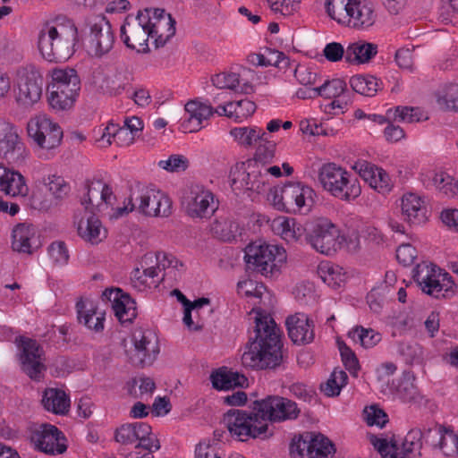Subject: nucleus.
<instances>
[{
  "label": "nucleus",
  "mask_w": 458,
  "mask_h": 458,
  "mask_svg": "<svg viewBox=\"0 0 458 458\" xmlns=\"http://www.w3.org/2000/svg\"><path fill=\"white\" fill-rule=\"evenodd\" d=\"M370 443L383 458H391L397 449V442H387L386 438H378L376 436L370 437Z\"/></svg>",
  "instance_id": "58"
},
{
  "label": "nucleus",
  "mask_w": 458,
  "mask_h": 458,
  "mask_svg": "<svg viewBox=\"0 0 458 458\" xmlns=\"http://www.w3.org/2000/svg\"><path fill=\"white\" fill-rule=\"evenodd\" d=\"M131 73L126 69H116L113 73L105 75L99 88L109 96L121 95L131 85Z\"/></svg>",
  "instance_id": "31"
},
{
  "label": "nucleus",
  "mask_w": 458,
  "mask_h": 458,
  "mask_svg": "<svg viewBox=\"0 0 458 458\" xmlns=\"http://www.w3.org/2000/svg\"><path fill=\"white\" fill-rule=\"evenodd\" d=\"M27 131L29 137L45 149L58 147L64 135L60 125L44 114L31 118L28 123Z\"/></svg>",
  "instance_id": "14"
},
{
  "label": "nucleus",
  "mask_w": 458,
  "mask_h": 458,
  "mask_svg": "<svg viewBox=\"0 0 458 458\" xmlns=\"http://www.w3.org/2000/svg\"><path fill=\"white\" fill-rule=\"evenodd\" d=\"M185 111L189 114L188 122L190 123L196 122V128L193 131H199L201 128L202 121L214 114V108L211 104L207 105L197 100L187 102Z\"/></svg>",
  "instance_id": "39"
},
{
  "label": "nucleus",
  "mask_w": 458,
  "mask_h": 458,
  "mask_svg": "<svg viewBox=\"0 0 458 458\" xmlns=\"http://www.w3.org/2000/svg\"><path fill=\"white\" fill-rule=\"evenodd\" d=\"M337 344L344 368L352 376L357 377L360 366L355 353L344 342L338 341Z\"/></svg>",
  "instance_id": "48"
},
{
  "label": "nucleus",
  "mask_w": 458,
  "mask_h": 458,
  "mask_svg": "<svg viewBox=\"0 0 458 458\" xmlns=\"http://www.w3.org/2000/svg\"><path fill=\"white\" fill-rule=\"evenodd\" d=\"M29 438L37 449L46 454H63L67 449L66 445L61 442L65 440L64 434L51 424L30 427Z\"/></svg>",
  "instance_id": "15"
},
{
  "label": "nucleus",
  "mask_w": 458,
  "mask_h": 458,
  "mask_svg": "<svg viewBox=\"0 0 458 458\" xmlns=\"http://www.w3.org/2000/svg\"><path fill=\"white\" fill-rule=\"evenodd\" d=\"M413 278L424 293L436 299H448L455 293L453 277L447 272L442 274L437 266L419 265Z\"/></svg>",
  "instance_id": "8"
},
{
  "label": "nucleus",
  "mask_w": 458,
  "mask_h": 458,
  "mask_svg": "<svg viewBox=\"0 0 458 458\" xmlns=\"http://www.w3.org/2000/svg\"><path fill=\"white\" fill-rule=\"evenodd\" d=\"M183 204L187 215L191 218H208L217 208L213 193L199 186L191 190Z\"/></svg>",
  "instance_id": "18"
},
{
  "label": "nucleus",
  "mask_w": 458,
  "mask_h": 458,
  "mask_svg": "<svg viewBox=\"0 0 458 458\" xmlns=\"http://www.w3.org/2000/svg\"><path fill=\"white\" fill-rule=\"evenodd\" d=\"M44 408L55 414L65 415L70 410V397L62 389L47 388L42 396Z\"/></svg>",
  "instance_id": "33"
},
{
  "label": "nucleus",
  "mask_w": 458,
  "mask_h": 458,
  "mask_svg": "<svg viewBox=\"0 0 458 458\" xmlns=\"http://www.w3.org/2000/svg\"><path fill=\"white\" fill-rule=\"evenodd\" d=\"M313 438L308 451V458H327L335 453V445L321 433L311 432Z\"/></svg>",
  "instance_id": "40"
},
{
  "label": "nucleus",
  "mask_w": 458,
  "mask_h": 458,
  "mask_svg": "<svg viewBox=\"0 0 458 458\" xmlns=\"http://www.w3.org/2000/svg\"><path fill=\"white\" fill-rule=\"evenodd\" d=\"M210 231L216 238L224 242H231L236 236L238 225L227 218L216 219L210 225Z\"/></svg>",
  "instance_id": "44"
},
{
  "label": "nucleus",
  "mask_w": 458,
  "mask_h": 458,
  "mask_svg": "<svg viewBox=\"0 0 458 458\" xmlns=\"http://www.w3.org/2000/svg\"><path fill=\"white\" fill-rule=\"evenodd\" d=\"M268 6L275 13L291 15L299 6L300 0H267Z\"/></svg>",
  "instance_id": "56"
},
{
  "label": "nucleus",
  "mask_w": 458,
  "mask_h": 458,
  "mask_svg": "<svg viewBox=\"0 0 458 458\" xmlns=\"http://www.w3.org/2000/svg\"><path fill=\"white\" fill-rule=\"evenodd\" d=\"M352 89L363 96L373 97L379 89L378 80L372 75H355L350 79Z\"/></svg>",
  "instance_id": "41"
},
{
  "label": "nucleus",
  "mask_w": 458,
  "mask_h": 458,
  "mask_svg": "<svg viewBox=\"0 0 458 458\" xmlns=\"http://www.w3.org/2000/svg\"><path fill=\"white\" fill-rule=\"evenodd\" d=\"M421 199L413 193L404 194L401 199V209L404 219L410 224H421L426 220V209Z\"/></svg>",
  "instance_id": "34"
},
{
  "label": "nucleus",
  "mask_w": 458,
  "mask_h": 458,
  "mask_svg": "<svg viewBox=\"0 0 458 458\" xmlns=\"http://www.w3.org/2000/svg\"><path fill=\"white\" fill-rule=\"evenodd\" d=\"M254 411H258L262 421L281 422L295 420L300 409L295 402L279 395H268L253 403Z\"/></svg>",
  "instance_id": "12"
},
{
  "label": "nucleus",
  "mask_w": 458,
  "mask_h": 458,
  "mask_svg": "<svg viewBox=\"0 0 458 458\" xmlns=\"http://www.w3.org/2000/svg\"><path fill=\"white\" fill-rule=\"evenodd\" d=\"M343 26L364 30L374 25L377 20L374 4L366 0H352Z\"/></svg>",
  "instance_id": "20"
},
{
  "label": "nucleus",
  "mask_w": 458,
  "mask_h": 458,
  "mask_svg": "<svg viewBox=\"0 0 458 458\" xmlns=\"http://www.w3.org/2000/svg\"><path fill=\"white\" fill-rule=\"evenodd\" d=\"M427 428H414L409 430L401 446L397 445V449L391 458H420L423 440L426 444L429 445L430 443L429 437H427Z\"/></svg>",
  "instance_id": "24"
},
{
  "label": "nucleus",
  "mask_w": 458,
  "mask_h": 458,
  "mask_svg": "<svg viewBox=\"0 0 458 458\" xmlns=\"http://www.w3.org/2000/svg\"><path fill=\"white\" fill-rule=\"evenodd\" d=\"M347 89L346 82L342 79L324 81L320 86L313 88L311 96H321L326 98H341Z\"/></svg>",
  "instance_id": "43"
},
{
  "label": "nucleus",
  "mask_w": 458,
  "mask_h": 458,
  "mask_svg": "<svg viewBox=\"0 0 458 458\" xmlns=\"http://www.w3.org/2000/svg\"><path fill=\"white\" fill-rule=\"evenodd\" d=\"M163 21L152 22L150 10L139 11L136 17L127 16L120 29V38L125 46L138 52L147 53L148 38H154L157 48L164 47L175 34V29L171 25L165 34L162 33Z\"/></svg>",
  "instance_id": "2"
},
{
  "label": "nucleus",
  "mask_w": 458,
  "mask_h": 458,
  "mask_svg": "<svg viewBox=\"0 0 458 458\" xmlns=\"http://www.w3.org/2000/svg\"><path fill=\"white\" fill-rule=\"evenodd\" d=\"M313 438L311 432H303L294 437L290 444V454L293 458H308V451Z\"/></svg>",
  "instance_id": "47"
},
{
  "label": "nucleus",
  "mask_w": 458,
  "mask_h": 458,
  "mask_svg": "<svg viewBox=\"0 0 458 458\" xmlns=\"http://www.w3.org/2000/svg\"><path fill=\"white\" fill-rule=\"evenodd\" d=\"M159 165L170 172L184 171L188 167V159L183 156L172 155L167 160H161Z\"/></svg>",
  "instance_id": "60"
},
{
  "label": "nucleus",
  "mask_w": 458,
  "mask_h": 458,
  "mask_svg": "<svg viewBox=\"0 0 458 458\" xmlns=\"http://www.w3.org/2000/svg\"><path fill=\"white\" fill-rule=\"evenodd\" d=\"M236 105L237 107L233 109V112H235V120L237 122H241L242 119L250 117L257 109L256 104L247 98L236 101Z\"/></svg>",
  "instance_id": "62"
},
{
  "label": "nucleus",
  "mask_w": 458,
  "mask_h": 458,
  "mask_svg": "<svg viewBox=\"0 0 458 458\" xmlns=\"http://www.w3.org/2000/svg\"><path fill=\"white\" fill-rule=\"evenodd\" d=\"M377 54V45L365 40L351 43L346 48L345 61L350 64H367Z\"/></svg>",
  "instance_id": "35"
},
{
  "label": "nucleus",
  "mask_w": 458,
  "mask_h": 458,
  "mask_svg": "<svg viewBox=\"0 0 458 458\" xmlns=\"http://www.w3.org/2000/svg\"><path fill=\"white\" fill-rule=\"evenodd\" d=\"M81 30L87 35L89 50L95 56L107 54L114 46V36L110 22L103 14L89 13L85 16Z\"/></svg>",
  "instance_id": "9"
},
{
  "label": "nucleus",
  "mask_w": 458,
  "mask_h": 458,
  "mask_svg": "<svg viewBox=\"0 0 458 458\" xmlns=\"http://www.w3.org/2000/svg\"><path fill=\"white\" fill-rule=\"evenodd\" d=\"M139 202L137 210L149 216H168L171 213V201L161 191L154 189H142L135 196Z\"/></svg>",
  "instance_id": "16"
},
{
  "label": "nucleus",
  "mask_w": 458,
  "mask_h": 458,
  "mask_svg": "<svg viewBox=\"0 0 458 458\" xmlns=\"http://www.w3.org/2000/svg\"><path fill=\"white\" fill-rule=\"evenodd\" d=\"M12 248L14 251L31 254L36 244V231L33 225L19 224L13 230Z\"/></svg>",
  "instance_id": "30"
},
{
  "label": "nucleus",
  "mask_w": 458,
  "mask_h": 458,
  "mask_svg": "<svg viewBox=\"0 0 458 458\" xmlns=\"http://www.w3.org/2000/svg\"><path fill=\"white\" fill-rule=\"evenodd\" d=\"M52 81L47 85L50 89H58L77 96L81 90V80L73 68H55L51 71Z\"/></svg>",
  "instance_id": "27"
},
{
  "label": "nucleus",
  "mask_w": 458,
  "mask_h": 458,
  "mask_svg": "<svg viewBox=\"0 0 458 458\" xmlns=\"http://www.w3.org/2000/svg\"><path fill=\"white\" fill-rule=\"evenodd\" d=\"M195 458H226L216 446L209 444H199L195 449Z\"/></svg>",
  "instance_id": "64"
},
{
  "label": "nucleus",
  "mask_w": 458,
  "mask_h": 458,
  "mask_svg": "<svg viewBox=\"0 0 458 458\" xmlns=\"http://www.w3.org/2000/svg\"><path fill=\"white\" fill-rule=\"evenodd\" d=\"M105 182L101 179L87 180L85 182L86 197L81 199V203L84 206V209L101 211L100 196L101 191L104 190Z\"/></svg>",
  "instance_id": "38"
},
{
  "label": "nucleus",
  "mask_w": 458,
  "mask_h": 458,
  "mask_svg": "<svg viewBox=\"0 0 458 458\" xmlns=\"http://www.w3.org/2000/svg\"><path fill=\"white\" fill-rule=\"evenodd\" d=\"M250 64L257 66H276L279 69L289 65V58L283 53L275 49L267 48L264 54H250L248 56Z\"/></svg>",
  "instance_id": "37"
},
{
  "label": "nucleus",
  "mask_w": 458,
  "mask_h": 458,
  "mask_svg": "<svg viewBox=\"0 0 458 458\" xmlns=\"http://www.w3.org/2000/svg\"><path fill=\"white\" fill-rule=\"evenodd\" d=\"M134 350L130 360L132 364L138 367L151 365L159 352L157 340L150 333L133 335Z\"/></svg>",
  "instance_id": "22"
},
{
  "label": "nucleus",
  "mask_w": 458,
  "mask_h": 458,
  "mask_svg": "<svg viewBox=\"0 0 458 458\" xmlns=\"http://www.w3.org/2000/svg\"><path fill=\"white\" fill-rule=\"evenodd\" d=\"M244 259L248 270L273 277L286 260V254L282 247L256 242L246 247Z\"/></svg>",
  "instance_id": "5"
},
{
  "label": "nucleus",
  "mask_w": 458,
  "mask_h": 458,
  "mask_svg": "<svg viewBox=\"0 0 458 458\" xmlns=\"http://www.w3.org/2000/svg\"><path fill=\"white\" fill-rule=\"evenodd\" d=\"M77 317L80 324L84 325L90 330L97 333L104 329V314H97V311L92 304L88 308L86 303L80 300L76 303Z\"/></svg>",
  "instance_id": "36"
},
{
  "label": "nucleus",
  "mask_w": 458,
  "mask_h": 458,
  "mask_svg": "<svg viewBox=\"0 0 458 458\" xmlns=\"http://www.w3.org/2000/svg\"><path fill=\"white\" fill-rule=\"evenodd\" d=\"M318 180L326 191L340 199H354L360 196L361 191L358 179L334 163L325 164L321 166Z\"/></svg>",
  "instance_id": "6"
},
{
  "label": "nucleus",
  "mask_w": 458,
  "mask_h": 458,
  "mask_svg": "<svg viewBox=\"0 0 458 458\" xmlns=\"http://www.w3.org/2000/svg\"><path fill=\"white\" fill-rule=\"evenodd\" d=\"M349 335L353 338L354 341H359L360 344L365 348H371L375 346L380 340V335L375 333L372 329H365L362 327H357Z\"/></svg>",
  "instance_id": "49"
},
{
  "label": "nucleus",
  "mask_w": 458,
  "mask_h": 458,
  "mask_svg": "<svg viewBox=\"0 0 458 458\" xmlns=\"http://www.w3.org/2000/svg\"><path fill=\"white\" fill-rule=\"evenodd\" d=\"M268 177L263 173L259 165L249 163L247 169L239 174V178H233V183L238 181L247 191L261 192L268 183Z\"/></svg>",
  "instance_id": "29"
},
{
  "label": "nucleus",
  "mask_w": 458,
  "mask_h": 458,
  "mask_svg": "<svg viewBox=\"0 0 458 458\" xmlns=\"http://www.w3.org/2000/svg\"><path fill=\"white\" fill-rule=\"evenodd\" d=\"M320 276L325 283L333 287H340L344 282V274L342 267L335 265H325L320 267Z\"/></svg>",
  "instance_id": "50"
},
{
  "label": "nucleus",
  "mask_w": 458,
  "mask_h": 458,
  "mask_svg": "<svg viewBox=\"0 0 458 458\" xmlns=\"http://www.w3.org/2000/svg\"><path fill=\"white\" fill-rule=\"evenodd\" d=\"M44 182L49 191L57 199L62 198L68 191V184H66L64 178L60 176H48Z\"/></svg>",
  "instance_id": "59"
},
{
  "label": "nucleus",
  "mask_w": 458,
  "mask_h": 458,
  "mask_svg": "<svg viewBox=\"0 0 458 458\" xmlns=\"http://www.w3.org/2000/svg\"><path fill=\"white\" fill-rule=\"evenodd\" d=\"M348 376L342 369H335L327 382L320 385V390L328 397L340 394L341 389L347 384Z\"/></svg>",
  "instance_id": "45"
},
{
  "label": "nucleus",
  "mask_w": 458,
  "mask_h": 458,
  "mask_svg": "<svg viewBox=\"0 0 458 458\" xmlns=\"http://www.w3.org/2000/svg\"><path fill=\"white\" fill-rule=\"evenodd\" d=\"M77 96L70 95L64 90L52 89L47 86V101L50 107L55 112L70 110L76 100Z\"/></svg>",
  "instance_id": "42"
},
{
  "label": "nucleus",
  "mask_w": 458,
  "mask_h": 458,
  "mask_svg": "<svg viewBox=\"0 0 458 458\" xmlns=\"http://www.w3.org/2000/svg\"><path fill=\"white\" fill-rule=\"evenodd\" d=\"M285 325L290 339L295 344H308L314 340V323L305 314L298 313L287 318Z\"/></svg>",
  "instance_id": "23"
},
{
  "label": "nucleus",
  "mask_w": 458,
  "mask_h": 458,
  "mask_svg": "<svg viewBox=\"0 0 458 458\" xmlns=\"http://www.w3.org/2000/svg\"><path fill=\"white\" fill-rule=\"evenodd\" d=\"M0 190L12 197H25L29 192V188L21 174L2 165H0Z\"/></svg>",
  "instance_id": "28"
},
{
  "label": "nucleus",
  "mask_w": 458,
  "mask_h": 458,
  "mask_svg": "<svg viewBox=\"0 0 458 458\" xmlns=\"http://www.w3.org/2000/svg\"><path fill=\"white\" fill-rule=\"evenodd\" d=\"M102 296L112 302L114 315L122 324L131 323L137 317L135 301L120 288L106 289Z\"/></svg>",
  "instance_id": "21"
},
{
  "label": "nucleus",
  "mask_w": 458,
  "mask_h": 458,
  "mask_svg": "<svg viewBox=\"0 0 458 458\" xmlns=\"http://www.w3.org/2000/svg\"><path fill=\"white\" fill-rule=\"evenodd\" d=\"M78 29L73 23L69 26H46L38 34V49L49 62L67 60L74 53Z\"/></svg>",
  "instance_id": "3"
},
{
  "label": "nucleus",
  "mask_w": 458,
  "mask_h": 458,
  "mask_svg": "<svg viewBox=\"0 0 458 458\" xmlns=\"http://www.w3.org/2000/svg\"><path fill=\"white\" fill-rule=\"evenodd\" d=\"M294 76L304 86L315 85L319 80L317 72L305 66H297L294 71Z\"/></svg>",
  "instance_id": "63"
},
{
  "label": "nucleus",
  "mask_w": 458,
  "mask_h": 458,
  "mask_svg": "<svg viewBox=\"0 0 458 458\" xmlns=\"http://www.w3.org/2000/svg\"><path fill=\"white\" fill-rule=\"evenodd\" d=\"M352 2V0H326V11L331 19L343 25Z\"/></svg>",
  "instance_id": "46"
},
{
  "label": "nucleus",
  "mask_w": 458,
  "mask_h": 458,
  "mask_svg": "<svg viewBox=\"0 0 458 458\" xmlns=\"http://www.w3.org/2000/svg\"><path fill=\"white\" fill-rule=\"evenodd\" d=\"M223 424L230 436L242 442L250 438L267 439L274 435L269 424L262 421L258 411H247L240 409H230L223 416Z\"/></svg>",
  "instance_id": "4"
},
{
  "label": "nucleus",
  "mask_w": 458,
  "mask_h": 458,
  "mask_svg": "<svg viewBox=\"0 0 458 458\" xmlns=\"http://www.w3.org/2000/svg\"><path fill=\"white\" fill-rule=\"evenodd\" d=\"M125 125L126 127L124 128H119L116 133L114 134V137L118 138V140L128 138V144H130L134 140V133L140 131L143 128V124L139 117L132 116L125 120Z\"/></svg>",
  "instance_id": "51"
},
{
  "label": "nucleus",
  "mask_w": 458,
  "mask_h": 458,
  "mask_svg": "<svg viewBox=\"0 0 458 458\" xmlns=\"http://www.w3.org/2000/svg\"><path fill=\"white\" fill-rule=\"evenodd\" d=\"M313 193L310 187L299 182H289L280 188L271 189L267 199L277 210L297 213L311 205Z\"/></svg>",
  "instance_id": "7"
},
{
  "label": "nucleus",
  "mask_w": 458,
  "mask_h": 458,
  "mask_svg": "<svg viewBox=\"0 0 458 458\" xmlns=\"http://www.w3.org/2000/svg\"><path fill=\"white\" fill-rule=\"evenodd\" d=\"M255 337L250 340L249 351L242 356L246 368L255 369H275L283 360L280 329L274 318L260 309H252Z\"/></svg>",
  "instance_id": "1"
},
{
  "label": "nucleus",
  "mask_w": 458,
  "mask_h": 458,
  "mask_svg": "<svg viewBox=\"0 0 458 458\" xmlns=\"http://www.w3.org/2000/svg\"><path fill=\"white\" fill-rule=\"evenodd\" d=\"M0 157L9 163L25 158V148L13 124L0 120Z\"/></svg>",
  "instance_id": "17"
},
{
  "label": "nucleus",
  "mask_w": 458,
  "mask_h": 458,
  "mask_svg": "<svg viewBox=\"0 0 458 458\" xmlns=\"http://www.w3.org/2000/svg\"><path fill=\"white\" fill-rule=\"evenodd\" d=\"M211 81L217 89L236 90L240 85V76L234 72H221L212 77Z\"/></svg>",
  "instance_id": "53"
},
{
  "label": "nucleus",
  "mask_w": 458,
  "mask_h": 458,
  "mask_svg": "<svg viewBox=\"0 0 458 458\" xmlns=\"http://www.w3.org/2000/svg\"><path fill=\"white\" fill-rule=\"evenodd\" d=\"M454 179L444 172H440L435 174L433 178L434 185L442 191L445 195L454 193V190L458 191V182H453Z\"/></svg>",
  "instance_id": "57"
},
{
  "label": "nucleus",
  "mask_w": 458,
  "mask_h": 458,
  "mask_svg": "<svg viewBox=\"0 0 458 458\" xmlns=\"http://www.w3.org/2000/svg\"><path fill=\"white\" fill-rule=\"evenodd\" d=\"M22 352L21 354V363L22 371L31 379L39 381L46 370V366L42 362L43 350L36 340L21 337V338Z\"/></svg>",
  "instance_id": "19"
},
{
  "label": "nucleus",
  "mask_w": 458,
  "mask_h": 458,
  "mask_svg": "<svg viewBox=\"0 0 458 458\" xmlns=\"http://www.w3.org/2000/svg\"><path fill=\"white\" fill-rule=\"evenodd\" d=\"M230 134L238 141L239 144L244 147H250L255 142L256 127H239L231 130Z\"/></svg>",
  "instance_id": "55"
},
{
  "label": "nucleus",
  "mask_w": 458,
  "mask_h": 458,
  "mask_svg": "<svg viewBox=\"0 0 458 458\" xmlns=\"http://www.w3.org/2000/svg\"><path fill=\"white\" fill-rule=\"evenodd\" d=\"M44 78L40 70L34 64H27L16 72V101L24 107L32 106L37 103L43 89Z\"/></svg>",
  "instance_id": "11"
},
{
  "label": "nucleus",
  "mask_w": 458,
  "mask_h": 458,
  "mask_svg": "<svg viewBox=\"0 0 458 458\" xmlns=\"http://www.w3.org/2000/svg\"><path fill=\"white\" fill-rule=\"evenodd\" d=\"M437 103L445 110L458 112V84L448 85L444 94L438 97Z\"/></svg>",
  "instance_id": "52"
},
{
  "label": "nucleus",
  "mask_w": 458,
  "mask_h": 458,
  "mask_svg": "<svg viewBox=\"0 0 458 458\" xmlns=\"http://www.w3.org/2000/svg\"><path fill=\"white\" fill-rule=\"evenodd\" d=\"M210 380L213 387L217 390H229L248 385V379L244 375L228 370L225 367L212 372Z\"/></svg>",
  "instance_id": "32"
},
{
  "label": "nucleus",
  "mask_w": 458,
  "mask_h": 458,
  "mask_svg": "<svg viewBox=\"0 0 458 458\" xmlns=\"http://www.w3.org/2000/svg\"><path fill=\"white\" fill-rule=\"evenodd\" d=\"M276 143L274 141H267L259 143L255 153L253 164H267L273 160L276 152Z\"/></svg>",
  "instance_id": "54"
},
{
  "label": "nucleus",
  "mask_w": 458,
  "mask_h": 458,
  "mask_svg": "<svg viewBox=\"0 0 458 458\" xmlns=\"http://www.w3.org/2000/svg\"><path fill=\"white\" fill-rule=\"evenodd\" d=\"M306 241L321 254H335L340 248L344 237L338 227L326 217H319L306 228Z\"/></svg>",
  "instance_id": "10"
},
{
  "label": "nucleus",
  "mask_w": 458,
  "mask_h": 458,
  "mask_svg": "<svg viewBox=\"0 0 458 458\" xmlns=\"http://www.w3.org/2000/svg\"><path fill=\"white\" fill-rule=\"evenodd\" d=\"M94 210H85V216L78 221V234L91 244H98L106 238V230L102 228L100 220Z\"/></svg>",
  "instance_id": "26"
},
{
  "label": "nucleus",
  "mask_w": 458,
  "mask_h": 458,
  "mask_svg": "<svg viewBox=\"0 0 458 458\" xmlns=\"http://www.w3.org/2000/svg\"><path fill=\"white\" fill-rule=\"evenodd\" d=\"M434 435L435 440H430L429 445L433 448H439L446 456L458 454V436L453 430L436 424L427 428V437Z\"/></svg>",
  "instance_id": "25"
},
{
  "label": "nucleus",
  "mask_w": 458,
  "mask_h": 458,
  "mask_svg": "<svg viewBox=\"0 0 458 458\" xmlns=\"http://www.w3.org/2000/svg\"><path fill=\"white\" fill-rule=\"evenodd\" d=\"M114 440L123 445H132L136 442L135 449L151 448L159 450L161 445L158 438L152 433V428L146 422L123 424L114 431Z\"/></svg>",
  "instance_id": "13"
},
{
  "label": "nucleus",
  "mask_w": 458,
  "mask_h": 458,
  "mask_svg": "<svg viewBox=\"0 0 458 458\" xmlns=\"http://www.w3.org/2000/svg\"><path fill=\"white\" fill-rule=\"evenodd\" d=\"M416 257V249L409 243L402 244L396 250V259L398 262L404 267L411 265Z\"/></svg>",
  "instance_id": "61"
}]
</instances>
